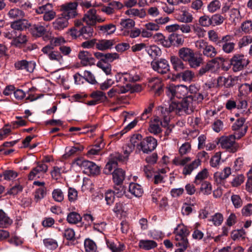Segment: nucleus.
<instances>
[{
    "mask_svg": "<svg viewBox=\"0 0 252 252\" xmlns=\"http://www.w3.org/2000/svg\"><path fill=\"white\" fill-rule=\"evenodd\" d=\"M203 99V95L198 92L187 96L181 102H172L168 109L159 107L158 109L164 114V121L167 123L169 120V112H173L179 116L190 114L194 111L197 105L201 102Z\"/></svg>",
    "mask_w": 252,
    "mask_h": 252,
    "instance_id": "1",
    "label": "nucleus"
},
{
    "mask_svg": "<svg viewBox=\"0 0 252 252\" xmlns=\"http://www.w3.org/2000/svg\"><path fill=\"white\" fill-rule=\"evenodd\" d=\"M178 56L184 62H188L191 68H196L203 63V59L195 56L194 51L188 47H182L178 50Z\"/></svg>",
    "mask_w": 252,
    "mask_h": 252,
    "instance_id": "2",
    "label": "nucleus"
},
{
    "mask_svg": "<svg viewBox=\"0 0 252 252\" xmlns=\"http://www.w3.org/2000/svg\"><path fill=\"white\" fill-rule=\"evenodd\" d=\"M139 79L138 76L131 72L118 73L115 75V81L117 85L121 88L126 89L125 92H132L133 88L131 83Z\"/></svg>",
    "mask_w": 252,
    "mask_h": 252,
    "instance_id": "3",
    "label": "nucleus"
},
{
    "mask_svg": "<svg viewBox=\"0 0 252 252\" xmlns=\"http://www.w3.org/2000/svg\"><path fill=\"white\" fill-rule=\"evenodd\" d=\"M236 139H237V135L234 134L222 136L220 139V143L222 149L228 152L234 153L240 149V145L236 142Z\"/></svg>",
    "mask_w": 252,
    "mask_h": 252,
    "instance_id": "4",
    "label": "nucleus"
},
{
    "mask_svg": "<svg viewBox=\"0 0 252 252\" xmlns=\"http://www.w3.org/2000/svg\"><path fill=\"white\" fill-rule=\"evenodd\" d=\"M188 92V88L184 85H174L170 84L166 87V93L170 99L174 97L182 98Z\"/></svg>",
    "mask_w": 252,
    "mask_h": 252,
    "instance_id": "5",
    "label": "nucleus"
},
{
    "mask_svg": "<svg viewBox=\"0 0 252 252\" xmlns=\"http://www.w3.org/2000/svg\"><path fill=\"white\" fill-rule=\"evenodd\" d=\"M159 107H162V106H159L158 108V111L159 112V113H160V116L163 119V120H164L163 119V114H162L161 112V111L158 109ZM171 112L169 113V114ZM169 117H170V116L169 115ZM170 121V120H169ZM169 121H168L167 123H166L164 121H163V124L161 122L160 119L158 117V116H155L153 119H152L150 123H149V126L148 128L149 131L154 134L157 135L159 133H160L161 132V128L160 127V126H165L168 124Z\"/></svg>",
    "mask_w": 252,
    "mask_h": 252,
    "instance_id": "6",
    "label": "nucleus"
},
{
    "mask_svg": "<svg viewBox=\"0 0 252 252\" xmlns=\"http://www.w3.org/2000/svg\"><path fill=\"white\" fill-rule=\"evenodd\" d=\"M249 63L248 60L243 54L235 55L230 60V64L234 72L242 70Z\"/></svg>",
    "mask_w": 252,
    "mask_h": 252,
    "instance_id": "7",
    "label": "nucleus"
},
{
    "mask_svg": "<svg viewBox=\"0 0 252 252\" xmlns=\"http://www.w3.org/2000/svg\"><path fill=\"white\" fill-rule=\"evenodd\" d=\"M35 12L38 14H43V19L45 21H51L56 15L53 5L50 3H47L37 7L35 9Z\"/></svg>",
    "mask_w": 252,
    "mask_h": 252,
    "instance_id": "8",
    "label": "nucleus"
},
{
    "mask_svg": "<svg viewBox=\"0 0 252 252\" xmlns=\"http://www.w3.org/2000/svg\"><path fill=\"white\" fill-rule=\"evenodd\" d=\"M151 65L154 71L161 74H166L170 70L168 62L164 59L153 60Z\"/></svg>",
    "mask_w": 252,
    "mask_h": 252,
    "instance_id": "9",
    "label": "nucleus"
},
{
    "mask_svg": "<svg viewBox=\"0 0 252 252\" xmlns=\"http://www.w3.org/2000/svg\"><path fill=\"white\" fill-rule=\"evenodd\" d=\"M245 119L241 117L238 118L232 126V129L234 131V134L237 135V139H240L246 133L248 126L245 125Z\"/></svg>",
    "mask_w": 252,
    "mask_h": 252,
    "instance_id": "10",
    "label": "nucleus"
},
{
    "mask_svg": "<svg viewBox=\"0 0 252 252\" xmlns=\"http://www.w3.org/2000/svg\"><path fill=\"white\" fill-rule=\"evenodd\" d=\"M48 170V166L44 162H38L29 173L28 178L29 180H33L42 177Z\"/></svg>",
    "mask_w": 252,
    "mask_h": 252,
    "instance_id": "11",
    "label": "nucleus"
},
{
    "mask_svg": "<svg viewBox=\"0 0 252 252\" xmlns=\"http://www.w3.org/2000/svg\"><path fill=\"white\" fill-rule=\"evenodd\" d=\"M77 2H71L62 4L61 6V10L63 12L62 14L68 19L74 18L77 15Z\"/></svg>",
    "mask_w": 252,
    "mask_h": 252,
    "instance_id": "12",
    "label": "nucleus"
},
{
    "mask_svg": "<svg viewBox=\"0 0 252 252\" xmlns=\"http://www.w3.org/2000/svg\"><path fill=\"white\" fill-rule=\"evenodd\" d=\"M158 145L157 140L152 136L144 138L140 144V149L144 153L148 154L154 151Z\"/></svg>",
    "mask_w": 252,
    "mask_h": 252,
    "instance_id": "13",
    "label": "nucleus"
},
{
    "mask_svg": "<svg viewBox=\"0 0 252 252\" xmlns=\"http://www.w3.org/2000/svg\"><path fill=\"white\" fill-rule=\"evenodd\" d=\"M123 161L122 155L118 153L111 154L110 156L109 161L106 164L103 172L106 174H110L113 169L117 166L118 161Z\"/></svg>",
    "mask_w": 252,
    "mask_h": 252,
    "instance_id": "14",
    "label": "nucleus"
},
{
    "mask_svg": "<svg viewBox=\"0 0 252 252\" xmlns=\"http://www.w3.org/2000/svg\"><path fill=\"white\" fill-rule=\"evenodd\" d=\"M174 17L179 22L184 23H191L193 20L192 15L183 7L176 10Z\"/></svg>",
    "mask_w": 252,
    "mask_h": 252,
    "instance_id": "15",
    "label": "nucleus"
},
{
    "mask_svg": "<svg viewBox=\"0 0 252 252\" xmlns=\"http://www.w3.org/2000/svg\"><path fill=\"white\" fill-rule=\"evenodd\" d=\"M42 51L48 56L50 60L57 61L60 63L63 62V56L59 52L54 49V46L47 45L42 48Z\"/></svg>",
    "mask_w": 252,
    "mask_h": 252,
    "instance_id": "16",
    "label": "nucleus"
},
{
    "mask_svg": "<svg viewBox=\"0 0 252 252\" xmlns=\"http://www.w3.org/2000/svg\"><path fill=\"white\" fill-rule=\"evenodd\" d=\"M163 84L160 79L154 77L149 79L148 86L150 91L158 96L163 92Z\"/></svg>",
    "mask_w": 252,
    "mask_h": 252,
    "instance_id": "17",
    "label": "nucleus"
},
{
    "mask_svg": "<svg viewBox=\"0 0 252 252\" xmlns=\"http://www.w3.org/2000/svg\"><path fill=\"white\" fill-rule=\"evenodd\" d=\"M78 58L83 66L92 65L94 64V59L92 54L87 51H81L78 54Z\"/></svg>",
    "mask_w": 252,
    "mask_h": 252,
    "instance_id": "18",
    "label": "nucleus"
},
{
    "mask_svg": "<svg viewBox=\"0 0 252 252\" xmlns=\"http://www.w3.org/2000/svg\"><path fill=\"white\" fill-rule=\"evenodd\" d=\"M94 55L97 59L103 61L106 63H112L115 60L119 59L120 56L117 53H102L101 52H96Z\"/></svg>",
    "mask_w": 252,
    "mask_h": 252,
    "instance_id": "19",
    "label": "nucleus"
},
{
    "mask_svg": "<svg viewBox=\"0 0 252 252\" xmlns=\"http://www.w3.org/2000/svg\"><path fill=\"white\" fill-rule=\"evenodd\" d=\"M15 68L18 70L25 69L28 72H32L35 67V63L33 61L28 62L26 60L17 61L14 64Z\"/></svg>",
    "mask_w": 252,
    "mask_h": 252,
    "instance_id": "20",
    "label": "nucleus"
},
{
    "mask_svg": "<svg viewBox=\"0 0 252 252\" xmlns=\"http://www.w3.org/2000/svg\"><path fill=\"white\" fill-rule=\"evenodd\" d=\"M237 80V77H232L231 76L227 78L224 76H220L217 78V87H221L224 86L226 88L231 87L235 85V81Z\"/></svg>",
    "mask_w": 252,
    "mask_h": 252,
    "instance_id": "21",
    "label": "nucleus"
},
{
    "mask_svg": "<svg viewBox=\"0 0 252 252\" xmlns=\"http://www.w3.org/2000/svg\"><path fill=\"white\" fill-rule=\"evenodd\" d=\"M84 172L90 176H94L99 174L100 169L94 162L88 160L85 168Z\"/></svg>",
    "mask_w": 252,
    "mask_h": 252,
    "instance_id": "22",
    "label": "nucleus"
},
{
    "mask_svg": "<svg viewBox=\"0 0 252 252\" xmlns=\"http://www.w3.org/2000/svg\"><path fill=\"white\" fill-rule=\"evenodd\" d=\"M96 11L94 8L89 10L84 15L83 18L84 22L88 25H94L96 22L97 17L96 15Z\"/></svg>",
    "mask_w": 252,
    "mask_h": 252,
    "instance_id": "23",
    "label": "nucleus"
},
{
    "mask_svg": "<svg viewBox=\"0 0 252 252\" xmlns=\"http://www.w3.org/2000/svg\"><path fill=\"white\" fill-rule=\"evenodd\" d=\"M68 18L61 14V16L58 17L53 23V27L55 30H63L68 26Z\"/></svg>",
    "mask_w": 252,
    "mask_h": 252,
    "instance_id": "24",
    "label": "nucleus"
},
{
    "mask_svg": "<svg viewBox=\"0 0 252 252\" xmlns=\"http://www.w3.org/2000/svg\"><path fill=\"white\" fill-rule=\"evenodd\" d=\"M28 41L26 35L20 33L18 36L14 37L11 41V45L16 47L21 48L24 46Z\"/></svg>",
    "mask_w": 252,
    "mask_h": 252,
    "instance_id": "25",
    "label": "nucleus"
},
{
    "mask_svg": "<svg viewBox=\"0 0 252 252\" xmlns=\"http://www.w3.org/2000/svg\"><path fill=\"white\" fill-rule=\"evenodd\" d=\"M30 32L34 37H40L44 34L46 32L45 27L40 24H34L30 26Z\"/></svg>",
    "mask_w": 252,
    "mask_h": 252,
    "instance_id": "26",
    "label": "nucleus"
},
{
    "mask_svg": "<svg viewBox=\"0 0 252 252\" xmlns=\"http://www.w3.org/2000/svg\"><path fill=\"white\" fill-rule=\"evenodd\" d=\"M201 161L198 159H195L190 163L184 166L183 169V174L184 175H190L191 172L201 165Z\"/></svg>",
    "mask_w": 252,
    "mask_h": 252,
    "instance_id": "27",
    "label": "nucleus"
},
{
    "mask_svg": "<svg viewBox=\"0 0 252 252\" xmlns=\"http://www.w3.org/2000/svg\"><path fill=\"white\" fill-rule=\"evenodd\" d=\"M231 174V168L229 167H226L221 171L216 172L214 174V178L216 182L220 183L222 181L227 178Z\"/></svg>",
    "mask_w": 252,
    "mask_h": 252,
    "instance_id": "28",
    "label": "nucleus"
},
{
    "mask_svg": "<svg viewBox=\"0 0 252 252\" xmlns=\"http://www.w3.org/2000/svg\"><path fill=\"white\" fill-rule=\"evenodd\" d=\"M30 24L25 19L15 21L11 22L10 27L14 30L17 31H22L24 29L30 27Z\"/></svg>",
    "mask_w": 252,
    "mask_h": 252,
    "instance_id": "29",
    "label": "nucleus"
},
{
    "mask_svg": "<svg viewBox=\"0 0 252 252\" xmlns=\"http://www.w3.org/2000/svg\"><path fill=\"white\" fill-rule=\"evenodd\" d=\"M112 175L113 180L117 185H121L125 178V171L121 168L115 169L113 172Z\"/></svg>",
    "mask_w": 252,
    "mask_h": 252,
    "instance_id": "30",
    "label": "nucleus"
},
{
    "mask_svg": "<svg viewBox=\"0 0 252 252\" xmlns=\"http://www.w3.org/2000/svg\"><path fill=\"white\" fill-rule=\"evenodd\" d=\"M81 37L84 39H89L95 34L93 28L91 25L84 26L80 28Z\"/></svg>",
    "mask_w": 252,
    "mask_h": 252,
    "instance_id": "31",
    "label": "nucleus"
},
{
    "mask_svg": "<svg viewBox=\"0 0 252 252\" xmlns=\"http://www.w3.org/2000/svg\"><path fill=\"white\" fill-rule=\"evenodd\" d=\"M242 16L238 9L232 8L229 11V21L234 25L240 23L242 20Z\"/></svg>",
    "mask_w": 252,
    "mask_h": 252,
    "instance_id": "32",
    "label": "nucleus"
},
{
    "mask_svg": "<svg viewBox=\"0 0 252 252\" xmlns=\"http://www.w3.org/2000/svg\"><path fill=\"white\" fill-rule=\"evenodd\" d=\"M175 244L179 247L180 252L186 250L189 245L187 237H175Z\"/></svg>",
    "mask_w": 252,
    "mask_h": 252,
    "instance_id": "33",
    "label": "nucleus"
},
{
    "mask_svg": "<svg viewBox=\"0 0 252 252\" xmlns=\"http://www.w3.org/2000/svg\"><path fill=\"white\" fill-rule=\"evenodd\" d=\"M177 76L184 82H190L195 78V74L193 71L187 69L179 73Z\"/></svg>",
    "mask_w": 252,
    "mask_h": 252,
    "instance_id": "34",
    "label": "nucleus"
},
{
    "mask_svg": "<svg viewBox=\"0 0 252 252\" xmlns=\"http://www.w3.org/2000/svg\"><path fill=\"white\" fill-rule=\"evenodd\" d=\"M182 59L175 56L170 57V62L173 68L176 71L183 70L185 68V64Z\"/></svg>",
    "mask_w": 252,
    "mask_h": 252,
    "instance_id": "35",
    "label": "nucleus"
},
{
    "mask_svg": "<svg viewBox=\"0 0 252 252\" xmlns=\"http://www.w3.org/2000/svg\"><path fill=\"white\" fill-rule=\"evenodd\" d=\"M114 45L113 40L102 39L96 41V48L99 50L104 51L111 48Z\"/></svg>",
    "mask_w": 252,
    "mask_h": 252,
    "instance_id": "36",
    "label": "nucleus"
},
{
    "mask_svg": "<svg viewBox=\"0 0 252 252\" xmlns=\"http://www.w3.org/2000/svg\"><path fill=\"white\" fill-rule=\"evenodd\" d=\"M13 222V220L2 210H0V227L7 228Z\"/></svg>",
    "mask_w": 252,
    "mask_h": 252,
    "instance_id": "37",
    "label": "nucleus"
},
{
    "mask_svg": "<svg viewBox=\"0 0 252 252\" xmlns=\"http://www.w3.org/2000/svg\"><path fill=\"white\" fill-rule=\"evenodd\" d=\"M145 51L149 56L153 59L160 56L161 53L159 48L155 45L147 46Z\"/></svg>",
    "mask_w": 252,
    "mask_h": 252,
    "instance_id": "38",
    "label": "nucleus"
},
{
    "mask_svg": "<svg viewBox=\"0 0 252 252\" xmlns=\"http://www.w3.org/2000/svg\"><path fill=\"white\" fill-rule=\"evenodd\" d=\"M129 191L131 194L138 197L141 196L143 193V189L141 186L134 183L129 184Z\"/></svg>",
    "mask_w": 252,
    "mask_h": 252,
    "instance_id": "39",
    "label": "nucleus"
},
{
    "mask_svg": "<svg viewBox=\"0 0 252 252\" xmlns=\"http://www.w3.org/2000/svg\"><path fill=\"white\" fill-rule=\"evenodd\" d=\"M157 246V243L154 240H141L139 242V247L144 250L154 249Z\"/></svg>",
    "mask_w": 252,
    "mask_h": 252,
    "instance_id": "40",
    "label": "nucleus"
},
{
    "mask_svg": "<svg viewBox=\"0 0 252 252\" xmlns=\"http://www.w3.org/2000/svg\"><path fill=\"white\" fill-rule=\"evenodd\" d=\"M106 244L112 252H123L125 249V246L123 244L115 243L109 240H106Z\"/></svg>",
    "mask_w": 252,
    "mask_h": 252,
    "instance_id": "41",
    "label": "nucleus"
},
{
    "mask_svg": "<svg viewBox=\"0 0 252 252\" xmlns=\"http://www.w3.org/2000/svg\"><path fill=\"white\" fill-rule=\"evenodd\" d=\"M90 96L98 103L107 101V97L105 94L100 91H96L92 92Z\"/></svg>",
    "mask_w": 252,
    "mask_h": 252,
    "instance_id": "42",
    "label": "nucleus"
},
{
    "mask_svg": "<svg viewBox=\"0 0 252 252\" xmlns=\"http://www.w3.org/2000/svg\"><path fill=\"white\" fill-rule=\"evenodd\" d=\"M175 237H187L189 231L186 226L182 224L178 225L174 231Z\"/></svg>",
    "mask_w": 252,
    "mask_h": 252,
    "instance_id": "43",
    "label": "nucleus"
},
{
    "mask_svg": "<svg viewBox=\"0 0 252 252\" xmlns=\"http://www.w3.org/2000/svg\"><path fill=\"white\" fill-rule=\"evenodd\" d=\"M113 211L118 216H125L127 211L125 204L120 202L116 203L113 208Z\"/></svg>",
    "mask_w": 252,
    "mask_h": 252,
    "instance_id": "44",
    "label": "nucleus"
},
{
    "mask_svg": "<svg viewBox=\"0 0 252 252\" xmlns=\"http://www.w3.org/2000/svg\"><path fill=\"white\" fill-rule=\"evenodd\" d=\"M191 158L189 157H177L172 160V163L176 166H185L190 161Z\"/></svg>",
    "mask_w": 252,
    "mask_h": 252,
    "instance_id": "45",
    "label": "nucleus"
},
{
    "mask_svg": "<svg viewBox=\"0 0 252 252\" xmlns=\"http://www.w3.org/2000/svg\"><path fill=\"white\" fill-rule=\"evenodd\" d=\"M85 252H96L97 247L95 243L90 239H86L84 241Z\"/></svg>",
    "mask_w": 252,
    "mask_h": 252,
    "instance_id": "46",
    "label": "nucleus"
},
{
    "mask_svg": "<svg viewBox=\"0 0 252 252\" xmlns=\"http://www.w3.org/2000/svg\"><path fill=\"white\" fill-rule=\"evenodd\" d=\"M120 25L121 30H129L134 27L135 22L130 19H121Z\"/></svg>",
    "mask_w": 252,
    "mask_h": 252,
    "instance_id": "47",
    "label": "nucleus"
},
{
    "mask_svg": "<svg viewBox=\"0 0 252 252\" xmlns=\"http://www.w3.org/2000/svg\"><path fill=\"white\" fill-rule=\"evenodd\" d=\"M81 216L77 213L72 212L68 214L66 220L70 224H76L81 220Z\"/></svg>",
    "mask_w": 252,
    "mask_h": 252,
    "instance_id": "48",
    "label": "nucleus"
},
{
    "mask_svg": "<svg viewBox=\"0 0 252 252\" xmlns=\"http://www.w3.org/2000/svg\"><path fill=\"white\" fill-rule=\"evenodd\" d=\"M125 90L126 89H124V88H121L117 85L116 86H114L112 88L107 92V95L109 97L112 98L117 96L118 94L126 93L125 92Z\"/></svg>",
    "mask_w": 252,
    "mask_h": 252,
    "instance_id": "49",
    "label": "nucleus"
},
{
    "mask_svg": "<svg viewBox=\"0 0 252 252\" xmlns=\"http://www.w3.org/2000/svg\"><path fill=\"white\" fill-rule=\"evenodd\" d=\"M202 53L207 57L214 58L217 55V51L213 46L208 44Z\"/></svg>",
    "mask_w": 252,
    "mask_h": 252,
    "instance_id": "50",
    "label": "nucleus"
},
{
    "mask_svg": "<svg viewBox=\"0 0 252 252\" xmlns=\"http://www.w3.org/2000/svg\"><path fill=\"white\" fill-rule=\"evenodd\" d=\"M209 175L208 170L206 168H204L196 175L194 183L196 185H199L201 182L206 179Z\"/></svg>",
    "mask_w": 252,
    "mask_h": 252,
    "instance_id": "51",
    "label": "nucleus"
},
{
    "mask_svg": "<svg viewBox=\"0 0 252 252\" xmlns=\"http://www.w3.org/2000/svg\"><path fill=\"white\" fill-rule=\"evenodd\" d=\"M8 15L11 19H20L24 16V13L18 8H13L9 10Z\"/></svg>",
    "mask_w": 252,
    "mask_h": 252,
    "instance_id": "52",
    "label": "nucleus"
},
{
    "mask_svg": "<svg viewBox=\"0 0 252 252\" xmlns=\"http://www.w3.org/2000/svg\"><path fill=\"white\" fill-rule=\"evenodd\" d=\"M47 193L46 187L39 188L34 192V200L36 202L44 198Z\"/></svg>",
    "mask_w": 252,
    "mask_h": 252,
    "instance_id": "53",
    "label": "nucleus"
},
{
    "mask_svg": "<svg viewBox=\"0 0 252 252\" xmlns=\"http://www.w3.org/2000/svg\"><path fill=\"white\" fill-rule=\"evenodd\" d=\"M245 235L246 232L243 229L233 230L231 233V237L233 240H243Z\"/></svg>",
    "mask_w": 252,
    "mask_h": 252,
    "instance_id": "54",
    "label": "nucleus"
},
{
    "mask_svg": "<svg viewBox=\"0 0 252 252\" xmlns=\"http://www.w3.org/2000/svg\"><path fill=\"white\" fill-rule=\"evenodd\" d=\"M221 153L218 152L215 153V154L211 158L210 164V165L213 167H218L221 159Z\"/></svg>",
    "mask_w": 252,
    "mask_h": 252,
    "instance_id": "55",
    "label": "nucleus"
},
{
    "mask_svg": "<svg viewBox=\"0 0 252 252\" xmlns=\"http://www.w3.org/2000/svg\"><path fill=\"white\" fill-rule=\"evenodd\" d=\"M137 121L136 120H133L130 123H129L123 130H122L120 133H116L114 135H112V137H116L117 139L120 138L123 134L126 133L127 131L133 128L137 124Z\"/></svg>",
    "mask_w": 252,
    "mask_h": 252,
    "instance_id": "56",
    "label": "nucleus"
},
{
    "mask_svg": "<svg viewBox=\"0 0 252 252\" xmlns=\"http://www.w3.org/2000/svg\"><path fill=\"white\" fill-rule=\"evenodd\" d=\"M241 29L245 33H250L252 32V21L245 20L241 24Z\"/></svg>",
    "mask_w": 252,
    "mask_h": 252,
    "instance_id": "57",
    "label": "nucleus"
},
{
    "mask_svg": "<svg viewBox=\"0 0 252 252\" xmlns=\"http://www.w3.org/2000/svg\"><path fill=\"white\" fill-rule=\"evenodd\" d=\"M96 65L101 68L106 75H109L111 73V65L110 64L99 60L97 62Z\"/></svg>",
    "mask_w": 252,
    "mask_h": 252,
    "instance_id": "58",
    "label": "nucleus"
},
{
    "mask_svg": "<svg viewBox=\"0 0 252 252\" xmlns=\"http://www.w3.org/2000/svg\"><path fill=\"white\" fill-rule=\"evenodd\" d=\"M53 199L58 202H61L64 199L63 192L60 189H54L52 193Z\"/></svg>",
    "mask_w": 252,
    "mask_h": 252,
    "instance_id": "59",
    "label": "nucleus"
},
{
    "mask_svg": "<svg viewBox=\"0 0 252 252\" xmlns=\"http://www.w3.org/2000/svg\"><path fill=\"white\" fill-rule=\"evenodd\" d=\"M215 62L213 61L209 62L205 65L202 66L198 71V74L202 76L212 70L214 67Z\"/></svg>",
    "mask_w": 252,
    "mask_h": 252,
    "instance_id": "60",
    "label": "nucleus"
},
{
    "mask_svg": "<svg viewBox=\"0 0 252 252\" xmlns=\"http://www.w3.org/2000/svg\"><path fill=\"white\" fill-rule=\"evenodd\" d=\"M252 43V36L251 35H245L240 39L238 45L239 48H242Z\"/></svg>",
    "mask_w": 252,
    "mask_h": 252,
    "instance_id": "61",
    "label": "nucleus"
},
{
    "mask_svg": "<svg viewBox=\"0 0 252 252\" xmlns=\"http://www.w3.org/2000/svg\"><path fill=\"white\" fill-rule=\"evenodd\" d=\"M210 221H212L215 226H219L223 221V216L220 213H216L212 216Z\"/></svg>",
    "mask_w": 252,
    "mask_h": 252,
    "instance_id": "62",
    "label": "nucleus"
},
{
    "mask_svg": "<svg viewBox=\"0 0 252 252\" xmlns=\"http://www.w3.org/2000/svg\"><path fill=\"white\" fill-rule=\"evenodd\" d=\"M221 4L219 0L212 1L207 6L208 10L211 13H214L220 9Z\"/></svg>",
    "mask_w": 252,
    "mask_h": 252,
    "instance_id": "63",
    "label": "nucleus"
},
{
    "mask_svg": "<svg viewBox=\"0 0 252 252\" xmlns=\"http://www.w3.org/2000/svg\"><path fill=\"white\" fill-rule=\"evenodd\" d=\"M99 29L101 31L107 34H111L114 33L116 29L115 26L113 24L100 26L99 27Z\"/></svg>",
    "mask_w": 252,
    "mask_h": 252,
    "instance_id": "64",
    "label": "nucleus"
}]
</instances>
